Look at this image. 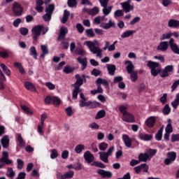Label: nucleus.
<instances>
[{"label": "nucleus", "instance_id": "f257e3e1", "mask_svg": "<svg viewBox=\"0 0 179 179\" xmlns=\"http://www.w3.org/2000/svg\"><path fill=\"white\" fill-rule=\"evenodd\" d=\"M159 63L156 62H148L147 66H148V68H150L151 70V75H152V76H157V75H159V73L161 72V78H167L170 76V73L174 71L173 65H168L165 66L162 71V69L159 67Z\"/></svg>", "mask_w": 179, "mask_h": 179}, {"label": "nucleus", "instance_id": "f03ea898", "mask_svg": "<svg viewBox=\"0 0 179 179\" xmlns=\"http://www.w3.org/2000/svg\"><path fill=\"white\" fill-rule=\"evenodd\" d=\"M85 45H87V48L90 51V52H92L94 55H96V57H98V58H102L103 57V49L100 48L99 46V41L96 40L93 41H87L84 43Z\"/></svg>", "mask_w": 179, "mask_h": 179}, {"label": "nucleus", "instance_id": "7ed1b4c3", "mask_svg": "<svg viewBox=\"0 0 179 179\" xmlns=\"http://www.w3.org/2000/svg\"><path fill=\"white\" fill-rule=\"evenodd\" d=\"M157 153V150L156 149H148L144 153H140L138 155V159L140 160V162L141 163L143 162L144 163H146V162H150L152 160V157L155 156Z\"/></svg>", "mask_w": 179, "mask_h": 179}, {"label": "nucleus", "instance_id": "20e7f679", "mask_svg": "<svg viewBox=\"0 0 179 179\" xmlns=\"http://www.w3.org/2000/svg\"><path fill=\"white\" fill-rule=\"evenodd\" d=\"M66 34H68V28L62 27L60 29L57 40L62 41V45L64 50L69 48V42L66 41V39H65Z\"/></svg>", "mask_w": 179, "mask_h": 179}, {"label": "nucleus", "instance_id": "39448f33", "mask_svg": "<svg viewBox=\"0 0 179 179\" xmlns=\"http://www.w3.org/2000/svg\"><path fill=\"white\" fill-rule=\"evenodd\" d=\"M114 150H115V148L114 146H111L108 148L106 152H99V158L101 159V162H103V163H108V157L113 155V152H114Z\"/></svg>", "mask_w": 179, "mask_h": 179}, {"label": "nucleus", "instance_id": "423d86ee", "mask_svg": "<svg viewBox=\"0 0 179 179\" xmlns=\"http://www.w3.org/2000/svg\"><path fill=\"white\" fill-rule=\"evenodd\" d=\"M176 159H177V153L176 152H167L166 158L164 159V163L166 166H170V164H173L176 162Z\"/></svg>", "mask_w": 179, "mask_h": 179}, {"label": "nucleus", "instance_id": "0eeeda50", "mask_svg": "<svg viewBox=\"0 0 179 179\" xmlns=\"http://www.w3.org/2000/svg\"><path fill=\"white\" fill-rule=\"evenodd\" d=\"M43 29H44V25H37L32 28L31 33L35 41H37L38 36L41 34Z\"/></svg>", "mask_w": 179, "mask_h": 179}, {"label": "nucleus", "instance_id": "6e6552de", "mask_svg": "<svg viewBox=\"0 0 179 179\" xmlns=\"http://www.w3.org/2000/svg\"><path fill=\"white\" fill-rule=\"evenodd\" d=\"M12 10L15 16H22V13L23 12V7L20 3L15 1L12 6Z\"/></svg>", "mask_w": 179, "mask_h": 179}, {"label": "nucleus", "instance_id": "1a4fd4ad", "mask_svg": "<svg viewBox=\"0 0 179 179\" xmlns=\"http://www.w3.org/2000/svg\"><path fill=\"white\" fill-rule=\"evenodd\" d=\"M80 100L79 101V106L80 107H89V106H91L92 102L91 101H87V98L85 97V94L83 93H80Z\"/></svg>", "mask_w": 179, "mask_h": 179}, {"label": "nucleus", "instance_id": "9d476101", "mask_svg": "<svg viewBox=\"0 0 179 179\" xmlns=\"http://www.w3.org/2000/svg\"><path fill=\"white\" fill-rule=\"evenodd\" d=\"M120 5L125 13H129L131 10H134V6L131 5V0L122 2Z\"/></svg>", "mask_w": 179, "mask_h": 179}, {"label": "nucleus", "instance_id": "9b49d317", "mask_svg": "<svg viewBox=\"0 0 179 179\" xmlns=\"http://www.w3.org/2000/svg\"><path fill=\"white\" fill-rule=\"evenodd\" d=\"M97 174L101 176L102 178H111L113 177V172L110 171H106L104 169H98L96 171Z\"/></svg>", "mask_w": 179, "mask_h": 179}, {"label": "nucleus", "instance_id": "f8f14e48", "mask_svg": "<svg viewBox=\"0 0 179 179\" xmlns=\"http://www.w3.org/2000/svg\"><path fill=\"white\" fill-rule=\"evenodd\" d=\"M0 163L3 164H12L13 162L9 159V154L8 152H3V157L0 159Z\"/></svg>", "mask_w": 179, "mask_h": 179}, {"label": "nucleus", "instance_id": "ddd939ff", "mask_svg": "<svg viewBox=\"0 0 179 179\" xmlns=\"http://www.w3.org/2000/svg\"><path fill=\"white\" fill-rule=\"evenodd\" d=\"M169 43L173 52H174V54H178L179 55L178 45H177V43H176V42L174 41V38H171L169 40Z\"/></svg>", "mask_w": 179, "mask_h": 179}, {"label": "nucleus", "instance_id": "4468645a", "mask_svg": "<svg viewBox=\"0 0 179 179\" xmlns=\"http://www.w3.org/2000/svg\"><path fill=\"white\" fill-rule=\"evenodd\" d=\"M1 144L4 149H8L9 148V143L10 139H9V136L5 135L0 140Z\"/></svg>", "mask_w": 179, "mask_h": 179}, {"label": "nucleus", "instance_id": "2eb2a0df", "mask_svg": "<svg viewBox=\"0 0 179 179\" xmlns=\"http://www.w3.org/2000/svg\"><path fill=\"white\" fill-rule=\"evenodd\" d=\"M84 12H87L88 15H90L91 16H96V15H99V13L100 12V8L99 7H94L89 10V8H83Z\"/></svg>", "mask_w": 179, "mask_h": 179}, {"label": "nucleus", "instance_id": "dca6fc26", "mask_svg": "<svg viewBox=\"0 0 179 179\" xmlns=\"http://www.w3.org/2000/svg\"><path fill=\"white\" fill-rule=\"evenodd\" d=\"M100 27H102V29H104L105 30H108V29H111V27H115V22L113 20H109L108 23L102 22Z\"/></svg>", "mask_w": 179, "mask_h": 179}, {"label": "nucleus", "instance_id": "f3484780", "mask_svg": "<svg viewBox=\"0 0 179 179\" xmlns=\"http://www.w3.org/2000/svg\"><path fill=\"white\" fill-rule=\"evenodd\" d=\"M124 65H127L126 69L127 71V73H131L132 72H135L134 69H135V66H134V64L131 62V60H126L124 62Z\"/></svg>", "mask_w": 179, "mask_h": 179}, {"label": "nucleus", "instance_id": "a211bd4d", "mask_svg": "<svg viewBox=\"0 0 179 179\" xmlns=\"http://www.w3.org/2000/svg\"><path fill=\"white\" fill-rule=\"evenodd\" d=\"M84 159L87 163L90 164L94 162V156L92 152H90V151H86L84 153Z\"/></svg>", "mask_w": 179, "mask_h": 179}, {"label": "nucleus", "instance_id": "6ab92c4d", "mask_svg": "<svg viewBox=\"0 0 179 179\" xmlns=\"http://www.w3.org/2000/svg\"><path fill=\"white\" fill-rule=\"evenodd\" d=\"M155 122L156 117L151 116L145 120V124L147 125V127H148V128H153V127H155Z\"/></svg>", "mask_w": 179, "mask_h": 179}, {"label": "nucleus", "instance_id": "aec40b11", "mask_svg": "<svg viewBox=\"0 0 179 179\" xmlns=\"http://www.w3.org/2000/svg\"><path fill=\"white\" fill-rule=\"evenodd\" d=\"M157 50L158 51H167L169 50V42L167 41H163L159 43V45L157 46Z\"/></svg>", "mask_w": 179, "mask_h": 179}, {"label": "nucleus", "instance_id": "412c9836", "mask_svg": "<svg viewBox=\"0 0 179 179\" xmlns=\"http://www.w3.org/2000/svg\"><path fill=\"white\" fill-rule=\"evenodd\" d=\"M75 78L76 79V82L73 85V87H80V86L83 85V78L80 77V75L79 74H76Z\"/></svg>", "mask_w": 179, "mask_h": 179}, {"label": "nucleus", "instance_id": "4be33fe9", "mask_svg": "<svg viewBox=\"0 0 179 179\" xmlns=\"http://www.w3.org/2000/svg\"><path fill=\"white\" fill-rule=\"evenodd\" d=\"M36 6L35 7V9L37 12L39 13H41L43 10H44V8L43 7V5H44V1L43 0H36Z\"/></svg>", "mask_w": 179, "mask_h": 179}, {"label": "nucleus", "instance_id": "5701e85b", "mask_svg": "<svg viewBox=\"0 0 179 179\" xmlns=\"http://www.w3.org/2000/svg\"><path fill=\"white\" fill-rule=\"evenodd\" d=\"M138 137L141 141H149L152 140L153 136L143 132L139 134Z\"/></svg>", "mask_w": 179, "mask_h": 179}, {"label": "nucleus", "instance_id": "b1692460", "mask_svg": "<svg viewBox=\"0 0 179 179\" xmlns=\"http://www.w3.org/2000/svg\"><path fill=\"white\" fill-rule=\"evenodd\" d=\"M122 140L125 144V146H127V148H131V146H132V139L129 138V136H128V135L124 134L122 136Z\"/></svg>", "mask_w": 179, "mask_h": 179}, {"label": "nucleus", "instance_id": "393cba45", "mask_svg": "<svg viewBox=\"0 0 179 179\" xmlns=\"http://www.w3.org/2000/svg\"><path fill=\"white\" fill-rule=\"evenodd\" d=\"M106 68L109 75L111 76H114L115 74V71L117 70V67L114 64H106Z\"/></svg>", "mask_w": 179, "mask_h": 179}, {"label": "nucleus", "instance_id": "a878e982", "mask_svg": "<svg viewBox=\"0 0 179 179\" xmlns=\"http://www.w3.org/2000/svg\"><path fill=\"white\" fill-rule=\"evenodd\" d=\"M17 145L20 146V148H24L26 146V143L24 142L23 137H22V134H17Z\"/></svg>", "mask_w": 179, "mask_h": 179}, {"label": "nucleus", "instance_id": "bb28decb", "mask_svg": "<svg viewBox=\"0 0 179 179\" xmlns=\"http://www.w3.org/2000/svg\"><path fill=\"white\" fill-rule=\"evenodd\" d=\"M122 120H123L125 122H135V119L134 118V115H132L129 113L126 114V117L122 116Z\"/></svg>", "mask_w": 179, "mask_h": 179}, {"label": "nucleus", "instance_id": "cd10ccee", "mask_svg": "<svg viewBox=\"0 0 179 179\" xmlns=\"http://www.w3.org/2000/svg\"><path fill=\"white\" fill-rule=\"evenodd\" d=\"M136 33L135 30H128L123 32L121 35L122 38H127V37H131V36H134Z\"/></svg>", "mask_w": 179, "mask_h": 179}, {"label": "nucleus", "instance_id": "c85d7f7f", "mask_svg": "<svg viewBox=\"0 0 179 179\" xmlns=\"http://www.w3.org/2000/svg\"><path fill=\"white\" fill-rule=\"evenodd\" d=\"M24 87L27 89V90H29L30 92H36V87L33 83L29 81L25 82Z\"/></svg>", "mask_w": 179, "mask_h": 179}, {"label": "nucleus", "instance_id": "c756f323", "mask_svg": "<svg viewBox=\"0 0 179 179\" xmlns=\"http://www.w3.org/2000/svg\"><path fill=\"white\" fill-rule=\"evenodd\" d=\"M112 10H113V6L103 7V8L102 9V13L103 14L104 17H106V16H108V15L111 13Z\"/></svg>", "mask_w": 179, "mask_h": 179}, {"label": "nucleus", "instance_id": "7c9ffc66", "mask_svg": "<svg viewBox=\"0 0 179 179\" xmlns=\"http://www.w3.org/2000/svg\"><path fill=\"white\" fill-rule=\"evenodd\" d=\"M169 27H173L174 29H177L179 26V21L177 20H170L168 22Z\"/></svg>", "mask_w": 179, "mask_h": 179}, {"label": "nucleus", "instance_id": "2f4dec72", "mask_svg": "<svg viewBox=\"0 0 179 179\" xmlns=\"http://www.w3.org/2000/svg\"><path fill=\"white\" fill-rule=\"evenodd\" d=\"M77 61L83 66L82 70L85 71L86 66H87V59L86 58L82 59V57H78Z\"/></svg>", "mask_w": 179, "mask_h": 179}, {"label": "nucleus", "instance_id": "473e14b6", "mask_svg": "<svg viewBox=\"0 0 179 179\" xmlns=\"http://www.w3.org/2000/svg\"><path fill=\"white\" fill-rule=\"evenodd\" d=\"M69 16H71V13L68 11V10H64L63 18L62 19V23H66L68 22V19L69 18Z\"/></svg>", "mask_w": 179, "mask_h": 179}, {"label": "nucleus", "instance_id": "72a5a7b5", "mask_svg": "<svg viewBox=\"0 0 179 179\" xmlns=\"http://www.w3.org/2000/svg\"><path fill=\"white\" fill-rule=\"evenodd\" d=\"M96 85H103V86H105L106 89L108 87V82H107V80L99 78L96 80Z\"/></svg>", "mask_w": 179, "mask_h": 179}, {"label": "nucleus", "instance_id": "f704fd0d", "mask_svg": "<svg viewBox=\"0 0 179 179\" xmlns=\"http://www.w3.org/2000/svg\"><path fill=\"white\" fill-rule=\"evenodd\" d=\"M55 10V5L50 4L48 6L45 8V12L50 15H52L54 13V10Z\"/></svg>", "mask_w": 179, "mask_h": 179}, {"label": "nucleus", "instance_id": "c9c22d12", "mask_svg": "<svg viewBox=\"0 0 179 179\" xmlns=\"http://www.w3.org/2000/svg\"><path fill=\"white\" fill-rule=\"evenodd\" d=\"M164 129V126H162L157 133L155 135V139L157 141H162V138L163 137V130Z\"/></svg>", "mask_w": 179, "mask_h": 179}, {"label": "nucleus", "instance_id": "e433bc0d", "mask_svg": "<svg viewBox=\"0 0 179 179\" xmlns=\"http://www.w3.org/2000/svg\"><path fill=\"white\" fill-rule=\"evenodd\" d=\"M75 174V172L73 171H70L69 172H66L62 176V179H71L73 178V176Z\"/></svg>", "mask_w": 179, "mask_h": 179}, {"label": "nucleus", "instance_id": "4c0bfd02", "mask_svg": "<svg viewBox=\"0 0 179 179\" xmlns=\"http://www.w3.org/2000/svg\"><path fill=\"white\" fill-rule=\"evenodd\" d=\"M29 55H31V57H33L34 59H37V50H36V48L34 46H31L29 48Z\"/></svg>", "mask_w": 179, "mask_h": 179}, {"label": "nucleus", "instance_id": "58836bf2", "mask_svg": "<svg viewBox=\"0 0 179 179\" xmlns=\"http://www.w3.org/2000/svg\"><path fill=\"white\" fill-rule=\"evenodd\" d=\"M162 113L164 115H169V114L171 113V108H170V105L166 104L162 109Z\"/></svg>", "mask_w": 179, "mask_h": 179}, {"label": "nucleus", "instance_id": "ea45409f", "mask_svg": "<svg viewBox=\"0 0 179 179\" xmlns=\"http://www.w3.org/2000/svg\"><path fill=\"white\" fill-rule=\"evenodd\" d=\"M80 92H82V90H80V87H74V90H73L72 98L76 100V99H78V93H80Z\"/></svg>", "mask_w": 179, "mask_h": 179}, {"label": "nucleus", "instance_id": "a19ab883", "mask_svg": "<svg viewBox=\"0 0 179 179\" xmlns=\"http://www.w3.org/2000/svg\"><path fill=\"white\" fill-rule=\"evenodd\" d=\"M106 19V17L103 16H97L94 19V24H100L101 22Z\"/></svg>", "mask_w": 179, "mask_h": 179}, {"label": "nucleus", "instance_id": "79ce46f5", "mask_svg": "<svg viewBox=\"0 0 179 179\" xmlns=\"http://www.w3.org/2000/svg\"><path fill=\"white\" fill-rule=\"evenodd\" d=\"M0 66L3 70V72H4V73H6L7 76H10V70L8 69V66H6L5 64H1Z\"/></svg>", "mask_w": 179, "mask_h": 179}, {"label": "nucleus", "instance_id": "37998d69", "mask_svg": "<svg viewBox=\"0 0 179 179\" xmlns=\"http://www.w3.org/2000/svg\"><path fill=\"white\" fill-rule=\"evenodd\" d=\"M119 110H120V113L122 114L123 117L124 116V120H125L126 114L128 113V112H127V110H128V106H120Z\"/></svg>", "mask_w": 179, "mask_h": 179}, {"label": "nucleus", "instance_id": "c03bdc74", "mask_svg": "<svg viewBox=\"0 0 179 179\" xmlns=\"http://www.w3.org/2000/svg\"><path fill=\"white\" fill-rule=\"evenodd\" d=\"M129 75L131 82H136L138 80V72L136 71H133L132 73H129Z\"/></svg>", "mask_w": 179, "mask_h": 179}, {"label": "nucleus", "instance_id": "a18cd8bd", "mask_svg": "<svg viewBox=\"0 0 179 179\" xmlns=\"http://www.w3.org/2000/svg\"><path fill=\"white\" fill-rule=\"evenodd\" d=\"M98 146H99V150L104 152L105 150H107V148H108V143L102 142L99 143Z\"/></svg>", "mask_w": 179, "mask_h": 179}, {"label": "nucleus", "instance_id": "49530a36", "mask_svg": "<svg viewBox=\"0 0 179 179\" xmlns=\"http://www.w3.org/2000/svg\"><path fill=\"white\" fill-rule=\"evenodd\" d=\"M22 110L26 113L28 115H33V111L29 108V107L26 106V105H22L21 106Z\"/></svg>", "mask_w": 179, "mask_h": 179}, {"label": "nucleus", "instance_id": "de8ad7c7", "mask_svg": "<svg viewBox=\"0 0 179 179\" xmlns=\"http://www.w3.org/2000/svg\"><path fill=\"white\" fill-rule=\"evenodd\" d=\"M173 36V34L171 32H169L168 34H164L162 36L159 38L160 41H163L164 40H169V38H171V36Z\"/></svg>", "mask_w": 179, "mask_h": 179}, {"label": "nucleus", "instance_id": "09e8293b", "mask_svg": "<svg viewBox=\"0 0 179 179\" xmlns=\"http://www.w3.org/2000/svg\"><path fill=\"white\" fill-rule=\"evenodd\" d=\"M74 150L77 153H82V150H85V145L83 144H79L76 146Z\"/></svg>", "mask_w": 179, "mask_h": 179}, {"label": "nucleus", "instance_id": "8fccbe9b", "mask_svg": "<svg viewBox=\"0 0 179 179\" xmlns=\"http://www.w3.org/2000/svg\"><path fill=\"white\" fill-rule=\"evenodd\" d=\"M106 117V111L105 110H100L97 113L96 116V120H100V118H104Z\"/></svg>", "mask_w": 179, "mask_h": 179}, {"label": "nucleus", "instance_id": "3c124183", "mask_svg": "<svg viewBox=\"0 0 179 179\" xmlns=\"http://www.w3.org/2000/svg\"><path fill=\"white\" fill-rule=\"evenodd\" d=\"M15 173L13 171L12 168H8L7 170L6 176L9 177V178H13V176H15Z\"/></svg>", "mask_w": 179, "mask_h": 179}, {"label": "nucleus", "instance_id": "603ef678", "mask_svg": "<svg viewBox=\"0 0 179 179\" xmlns=\"http://www.w3.org/2000/svg\"><path fill=\"white\" fill-rule=\"evenodd\" d=\"M52 103L53 106H59L61 104V99L57 96H52Z\"/></svg>", "mask_w": 179, "mask_h": 179}, {"label": "nucleus", "instance_id": "864d4df0", "mask_svg": "<svg viewBox=\"0 0 179 179\" xmlns=\"http://www.w3.org/2000/svg\"><path fill=\"white\" fill-rule=\"evenodd\" d=\"M92 166L99 167V169H106V165L100 162H94L93 164H92Z\"/></svg>", "mask_w": 179, "mask_h": 179}, {"label": "nucleus", "instance_id": "5fc2aeb1", "mask_svg": "<svg viewBox=\"0 0 179 179\" xmlns=\"http://www.w3.org/2000/svg\"><path fill=\"white\" fill-rule=\"evenodd\" d=\"M67 4L69 8H73L78 5V1L76 0H68Z\"/></svg>", "mask_w": 179, "mask_h": 179}, {"label": "nucleus", "instance_id": "6e6d98bb", "mask_svg": "<svg viewBox=\"0 0 179 179\" xmlns=\"http://www.w3.org/2000/svg\"><path fill=\"white\" fill-rule=\"evenodd\" d=\"M65 112L68 117H72V115H73V110H72V107L71 106H69L67 108H66Z\"/></svg>", "mask_w": 179, "mask_h": 179}, {"label": "nucleus", "instance_id": "4d7b16f0", "mask_svg": "<svg viewBox=\"0 0 179 179\" xmlns=\"http://www.w3.org/2000/svg\"><path fill=\"white\" fill-rule=\"evenodd\" d=\"M141 171H143V173H148L149 171V166L146 164H141Z\"/></svg>", "mask_w": 179, "mask_h": 179}, {"label": "nucleus", "instance_id": "13d9d810", "mask_svg": "<svg viewBox=\"0 0 179 179\" xmlns=\"http://www.w3.org/2000/svg\"><path fill=\"white\" fill-rule=\"evenodd\" d=\"M73 71H75V69L69 66H65L63 72H64V73H71V72H73Z\"/></svg>", "mask_w": 179, "mask_h": 179}, {"label": "nucleus", "instance_id": "bf43d9fd", "mask_svg": "<svg viewBox=\"0 0 179 179\" xmlns=\"http://www.w3.org/2000/svg\"><path fill=\"white\" fill-rule=\"evenodd\" d=\"M20 33L22 36H27L29 34V29L26 27H22L20 29Z\"/></svg>", "mask_w": 179, "mask_h": 179}, {"label": "nucleus", "instance_id": "052dcab7", "mask_svg": "<svg viewBox=\"0 0 179 179\" xmlns=\"http://www.w3.org/2000/svg\"><path fill=\"white\" fill-rule=\"evenodd\" d=\"M17 163L18 170H22V169H23V166H24V162H23V160H22L20 159H17Z\"/></svg>", "mask_w": 179, "mask_h": 179}, {"label": "nucleus", "instance_id": "680f3d73", "mask_svg": "<svg viewBox=\"0 0 179 179\" xmlns=\"http://www.w3.org/2000/svg\"><path fill=\"white\" fill-rule=\"evenodd\" d=\"M141 164V161L136 159H131L129 162V164L131 167H135V166H138V164Z\"/></svg>", "mask_w": 179, "mask_h": 179}, {"label": "nucleus", "instance_id": "e2e57ef3", "mask_svg": "<svg viewBox=\"0 0 179 179\" xmlns=\"http://www.w3.org/2000/svg\"><path fill=\"white\" fill-rule=\"evenodd\" d=\"M120 16H124V11L122 10H117L114 13L115 17H120Z\"/></svg>", "mask_w": 179, "mask_h": 179}, {"label": "nucleus", "instance_id": "0e129e2a", "mask_svg": "<svg viewBox=\"0 0 179 179\" xmlns=\"http://www.w3.org/2000/svg\"><path fill=\"white\" fill-rule=\"evenodd\" d=\"M58 157V152L54 149L51 150L50 159H57Z\"/></svg>", "mask_w": 179, "mask_h": 179}, {"label": "nucleus", "instance_id": "69168bd1", "mask_svg": "<svg viewBox=\"0 0 179 179\" xmlns=\"http://www.w3.org/2000/svg\"><path fill=\"white\" fill-rule=\"evenodd\" d=\"M171 141L172 143L178 142V141H179V134H172L171 138Z\"/></svg>", "mask_w": 179, "mask_h": 179}, {"label": "nucleus", "instance_id": "338daca9", "mask_svg": "<svg viewBox=\"0 0 179 179\" xmlns=\"http://www.w3.org/2000/svg\"><path fill=\"white\" fill-rule=\"evenodd\" d=\"M45 85L46 87H48V89H49V90H54V89H55V85L52 84V83L48 82L45 84Z\"/></svg>", "mask_w": 179, "mask_h": 179}, {"label": "nucleus", "instance_id": "774afa93", "mask_svg": "<svg viewBox=\"0 0 179 179\" xmlns=\"http://www.w3.org/2000/svg\"><path fill=\"white\" fill-rule=\"evenodd\" d=\"M165 131H166V132H167L169 134H171V132H173V126L171 125V123H169L166 125Z\"/></svg>", "mask_w": 179, "mask_h": 179}]
</instances>
